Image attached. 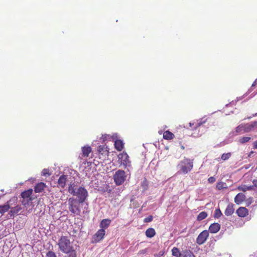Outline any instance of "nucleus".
I'll return each instance as SVG.
<instances>
[{"label": "nucleus", "mask_w": 257, "mask_h": 257, "mask_svg": "<svg viewBox=\"0 0 257 257\" xmlns=\"http://www.w3.org/2000/svg\"><path fill=\"white\" fill-rule=\"evenodd\" d=\"M69 238V236L62 235L58 240L57 244L59 248L63 253L69 251L74 248L72 243L70 241Z\"/></svg>", "instance_id": "1"}, {"label": "nucleus", "mask_w": 257, "mask_h": 257, "mask_svg": "<svg viewBox=\"0 0 257 257\" xmlns=\"http://www.w3.org/2000/svg\"><path fill=\"white\" fill-rule=\"evenodd\" d=\"M180 171L183 174H187L191 172L193 168V161L185 158L181 161L178 165Z\"/></svg>", "instance_id": "2"}, {"label": "nucleus", "mask_w": 257, "mask_h": 257, "mask_svg": "<svg viewBox=\"0 0 257 257\" xmlns=\"http://www.w3.org/2000/svg\"><path fill=\"white\" fill-rule=\"evenodd\" d=\"M68 201L69 205L68 209L69 211L74 214H79L81 211L80 204L82 203L80 202L74 197L69 198Z\"/></svg>", "instance_id": "3"}, {"label": "nucleus", "mask_w": 257, "mask_h": 257, "mask_svg": "<svg viewBox=\"0 0 257 257\" xmlns=\"http://www.w3.org/2000/svg\"><path fill=\"white\" fill-rule=\"evenodd\" d=\"M74 196H77V200L83 203L87 199L88 196V192L84 187H79L77 188Z\"/></svg>", "instance_id": "4"}, {"label": "nucleus", "mask_w": 257, "mask_h": 257, "mask_svg": "<svg viewBox=\"0 0 257 257\" xmlns=\"http://www.w3.org/2000/svg\"><path fill=\"white\" fill-rule=\"evenodd\" d=\"M118 163L120 166H122L126 168L127 166H130L131 162L129 160V156L126 152H123L117 156Z\"/></svg>", "instance_id": "5"}, {"label": "nucleus", "mask_w": 257, "mask_h": 257, "mask_svg": "<svg viewBox=\"0 0 257 257\" xmlns=\"http://www.w3.org/2000/svg\"><path fill=\"white\" fill-rule=\"evenodd\" d=\"M125 172L121 170L117 171L113 176L114 181L117 185H120L125 180Z\"/></svg>", "instance_id": "6"}, {"label": "nucleus", "mask_w": 257, "mask_h": 257, "mask_svg": "<svg viewBox=\"0 0 257 257\" xmlns=\"http://www.w3.org/2000/svg\"><path fill=\"white\" fill-rule=\"evenodd\" d=\"M17 203V198L13 197L11 198L7 203L4 205H0V213L3 215L5 213L7 212L13 204L16 205Z\"/></svg>", "instance_id": "7"}, {"label": "nucleus", "mask_w": 257, "mask_h": 257, "mask_svg": "<svg viewBox=\"0 0 257 257\" xmlns=\"http://www.w3.org/2000/svg\"><path fill=\"white\" fill-rule=\"evenodd\" d=\"M99 158L102 160H105L108 156V149L105 145H100L98 147Z\"/></svg>", "instance_id": "8"}, {"label": "nucleus", "mask_w": 257, "mask_h": 257, "mask_svg": "<svg viewBox=\"0 0 257 257\" xmlns=\"http://www.w3.org/2000/svg\"><path fill=\"white\" fill-rule=\"evenodd\" d=\"M209 236L208 231L205 230L202 231L198 236L196 239L197 244L201 245L204 243Z\"/></svg>", "instance_id": "9"}, {"label": "nucleus", "mask_w": 257, "mask_h": 257, "mask_svg": "<svg viewBox=\"0 0 257 257\" xmlns=\"http://www.w3.org/2000/svg\"><path fill=\"white\" fill-rule=\"evenodd\" d=\"M105 234V230L103 229H100L93 235V239L94 241L98 242L103 238Z\"/></svg>", "instance_id": "10"}, {"label": "nucleus", "mask_w": 257, "mask_h": 257, "mask_svg": "<svg viewBox=\"0 0 257 257\" xmlns=\"http://www.w3.org/2000/svg\"><path fill=\"white\" fill-rule=\"evenodd\" d=\"M257 125V121L251 122L250 123L243 124V132L247 133L251 131Z\"/></svg>", "instance_id": "11"}, {"label": "nucleus", "mask_w": 257, "mask_h": 257, "mask_svg": "<svg viewBox=\"0 0 257 257\" xmlns=\"http://www.w3.org/2000/svg\"><path fill=\"white\" fill-rule=\"evenodd\" d=\"M237 215L240 217H245L248 214V210L244 207H239L236 211Z\"/></svg>", "instance_id": "12"}, {"label": "nucleus", "mask_w": 257, "mask_h": 257, "mask_svg": "<svg viewBox=\"0 0 257 257\" xmlns=\"http://www.w3.org/2000/svg\"><path fill=\"white\" fill-rule=\"evenodd\" d=\"M11 210L9 213L11 217H14L17 215L18 213L22 210V207L20 205H17L15 207L11 206Z\"/></svg>", "instance_id": "13"}, {"label": "nucleus", "mask_w": 257, "mask_h": 257, "mask_svg": "<svg viewBox=\"0 0 257 257\" xmlns=\"http://www.w3.org/2000/svg\"><path fill=\"white\" fill-rule=\"evenodd\" d=\"M246 199L245 195L241 193H238L234 198V202L239 205L241 204Z\"/></svg>", "instance_id": "14"}, {"label": "nucleus", "mask_w": 257, "mask_h": 257, "mask_svg": "<svg viewBox=\"0 0 257 257\" xmlns=\"http://www.w3.org/2000/svg\"><path fill=\"white\" fill-rule=\"evenodd\" d=\"M220 229V225L218 223L211 224L209 227V231L211 233H217Z\"/></svg>", "instance_id": "15"}, {"label": "nucleus", "mask_w": 257, "mask_h": 257, "mask_svg": "<svg viewBox=\"0 0 257 257\" xmlns=\"http://www.w3.org/2000/svg\"><path fill=\"white\" fill-rule=\"evenodd\" d=\"M207 121V119H203L202 118L199 121L190 122L189 126L193 127V129L196 130L198 127H200L201 125L205 123Z\"/></svg>", "instance_id": "16"}, {"label": "nucleus", "mask_w": 257, "mask_h": 257, "mask_svg": "<svg viewBox=\"0 0 257 257\" xmlns=\"http://www.w3.org/2000/svg\"><path fill=\"white\" fill-rule=\"evenodd\" d=\"M32 192L33 190L32 189H29L22 192L21 195L23 199H29V200H32V198L31 197Z\"/></svg>", "instance_id": "17"}, {"label": "nucleus", "mask_w": 257, "mask_h": 257, "mask_svg": "<svg viewBox=\"0 0 257 257\" xmlns=\"http://www.w3.org/2000/svg\"><path fill=\"white\" fill-rule=\"evenodd\" d=\"M234 204L232 203H229L228 204L224 211V214L226 216H230L234 213Z\"/></svg>", "instance_id": "18"}, {"label": "nucleus", "mask_w": 257, "mask_h": 257, "mask_svg": "<svg viewBox=\"0 0 257 257\" xmlns=\"http://www.w3.org/2000/svg\"><path fill=\"white\" fill-rule=\"evenodd\" d=\"M46 187V185L43 182L37 183L34 188V191L36 193H41Z\"/></svg>", "instance_id": "19"}, {"label": "nucleus", "mask_w": 257, "mask_h": 257, "mask_svg": "<svg viewBox=\"0 0 257 257\" xmlns=\"http://www.w3.org/2000/svg\"><path fill=\"white\" fill-rule=\"evenodd\" d=\"M67 181V176L65 175H61L58 180V184L62 188H64Z\"/></svg>", "instance_id": "20"}, {"label": "nucleus", "mask_w": 257, "mask_h": 257, "mask_svg": "<svg viewBox=\"0 0 257 257\" xmlns=\"http://www.w3.org/2000/svg\"><path fill=\"white\" fill-rule=\"evenodd\" d=\"M115 149L118 151H121L124 148V143L121 140H116L114 142Z\"/></svg>", "instance_id": "21"}, {"label": "nucleus", "mask_w": 257, "mask_h": 257, "mask_svg": "<svg viewBox=\"0 0 257 257\" xmlns=\"http://www.w3.org/2000/svg\"><path fill=\"white\" fill-rule=\"evenodd\" d=\"M111 220L109 219H104L101 220L100 223V227L101 229H105L108 228L110 225Z\"/></svg>", "instance_id": "22"}, {"label": "nucleus", "mask_w": 257, "mask_h": 257, "mask_svg": "<svg viewBox=\"0 0 257 257\" xmlns=\"http://www.w3.org/2000/svg\"><path fill=\"white\" fill-rule=\"evenodd\" d=\"M81 149L83 156L84 157H88L89 154L92 151L91 148L88 146L83 147Z\"/></svg>", "instance_id": "23"}, {"label": "nucleus", "mask_w": 257, "mask_h": 257, "mask_svg": "<svg viewBox=\"0 0 257 257\" xmlns=\"http://www.w3.org/2000/svg\"><path fill=\"white\" fill-rule=\"evenodd\" d=\"M77 189V185L74 183H71L69 185L68 191L71 194L74 195Z\"/></svg>", "instance_id": "24"}, {"label": "nucleus", "mask_w": 257, "mask_h": 257, "mask_svg": "<svg viewBox=\"0 0 257 257\" xmlns=\"http://www.w3.org/2000/svg\"><path fill=\"white\" fill-rule=\"evenodd\" d=\"M174 137V135L169 131H166L163 134V138L165 140H171L173 139Z\"/></svg>", "instance_id": "25"}, {"label": "nucleus", "mask_w": 257, "mask_h": 257, "mask_svg": "<svg viewBox=\"0 0 257 257\" xmlns=\"http://www.w3.org/2000/svg\"><path fill=\"white\" fill-rule=\"evenodd\" d=\"M146 235L149 238L154 237L156 234L155 230L153 228H149L145 232Z\"/></svg>", "instance_id": "26"}, {"label": "nucleus", "mask_w": 257, "mask_h": 257, "mask_svg": "<svg viewBox=\"0 0 257 257\" xmlns=\"http://www.w3.org/2000/svg\"><path fill=\"white\" fill-rule=\"evenodd\" d=\"M180 257H195L193 253L189 250H185L182 251Z\"/></svg>", "instance_id": "27"}, {"label": "nucleus", "mask_w": 257, "mask_h": 257, "mask_svg": "<svg viewBox=\"0 0 257 257\" xmlns=\"http://www.w3.org/2000/svg\"><path fill=\"white\" fill-rule=\"evenodd\" d=\"M227 188V185L225 182H219L216 184V189L220 190Z\"/></svg>", "instance_id": "28"}, {"label": "nucleus", "mask_w": 257, "mask_h": 257, "mask_svg": "<svg viewBox=\"0 0 257 257\" xmlns=\"http://www.w3.org/2000/svg\"><path fill=\"white\" fill-rule=\"evenodd\" d=\"M172 253L173 256L180 257L181 252H180L179 249L177 247H174L172 249Z\"/></svg>", "instance_id": "29"}, {"label": "nucleus", "mask_w": 257, "mask_h": 257, "mask_svg": "<svg viewBox=\"0 0 257 257\" xmlns=\"http://www.w3.org/2000/svg\"><path fill=\"white\" fill-rule=\"evenodd\" d=\"M207 213L205 211H202L198 214L197 217V220L198 221H201L207 217Z\"/></svg>", "instance_id": "30"}, {"label": "nucleus", "mask_w": 257, "mask_h": 257, "mask_svg": "<svg viewBox=\"0 0 257 257\" xmlns=\"http://www.w3.org/2000/svg\"><path fill=\"white\" fill-rule=\"evenodd\" d=\"M64 253L67 254V257H77L76 251L74 248H73L69 251H67Z\"/></svg>", "instance_id": "31"}, {"label": "nucleus", "mask_w": 257, "mask_h": 257, "mask_svg": "<svg viewBox=\"0 0 257 257\" xmlns=\"http://www.w3.org/2000/svg\"><path fill=\"white\" fill-rule=\"evenodd\" d=\"M251 139L250 137H243L240 138L239 139V142L241 144H244L245 143L248 142Z\"/></svg>", "instance_id": "32"}, {"label": "nucleus", "mask_w": 257, "mask_h": 257, "mask_svg": "<svg viewBox=\"0 0 257 257\" xmlns=\"http://www.w3.org/2000/svg\"><path fill=\"white\" fill-rule=\"evenodd\" d=\"M222 212L220 209H215L214 213V217L216 218H219L222 215Z\"/></svg>", "instance_id": "33"}, {"label": "nucleus", "mask_w": 257, "mask_h": 257, "mask_svg": "<svg viewBox=\"0 0 257 257\" xmlns=\"http://www.w3.org/2000/svg\"><path fill=\"white\" fill-rule=\"evenodd\" d=\"M231 155L230 153H224L222 155L221 158L222 160L225 161L228 160L231 157Z\"/></svg>", "instance_id": "34"}, {"label": "nucleus", "mask_w": 257, "mask_h": 257, "mask_svg": "<svg viewBox=\"0 0 257 257\" xmlns=\"http://www.w3.org/2000/svg\"><path fill=\"white\" fill-rule=\"evenodd\" d=\"M236 132L240 133V134L244 133V132H243V124H241L239 125L236 128Z\"/></svg>", "instance_id": "35"}, {"label": "nucleus", "mask_w": 257, "mask_h": 257, "mask_svg": "<svg viewBox=\"0 0 257 257\" xmlns=\"http://www.w3.org/2000/svg\"><path fill=\"white\" fill-rule=\"evenodd\" d=\"M42 175L44 176H50L49 170L47 169H44L42 172Z\"/></svg>", "instance_id": "36"}, {"label": "nucleus", "mask_w": 257, "mask_h": 257, "mask_svg": "<svg viewBox=\"0 0 257 257\" xmlns=\"http://www.w3.org/2000/svg\"><path fill=\"white\" fill-rule=\"evenodd\" d=\"M46 257H57L55 253L52 251H49L46 255Z\"/></svg>", "instance_id": "37"}, {"label": "nucleus", "mask_w": 257, "mask_h": 257, "mask_svg": "<svg viewBox=\"0 0 257 257\" xmlns=\"http://www.w3.org/2000/svg\"><path fill=\"white\" fill-rule=\"evenodd\" d=\"M153 216L152 215H149V216H148L147 217H146L144 219V222H151L153 220Z\"/></svg>", "instance_id": "38"}, {"label": "nucleus", "mask_w": 257, "mask_h": 257, "mask_svg": "<svg viewBox=\"0 0 257 257\" xmlns=\"http://www.w3.org/2000/svg\"><path fill=\"white\" fill-rule=\"evenodd\" d=\"M32 200H29V199H23V200L22 201V204L25 206H26L27 205H28L29 203Z\"/></svg>", "instance_id": "39"}, {"label": "nucleus", "mask_w": 257, "mask_h": 257, "mask_svg": "<svg viewBox=\"0 0 257 257\" xmlns=\"http://www.w3.org/2000/svg\"><path fill=\"white\" fill-rule=\"evenodd\" d=\"M237 189L238 190L242 191L243 192H245L246 191H247L246 186L245 185L239 186Z\"/></svg>", "instance_id": "40"}, {"label": "nucleus", "mask_w": 257, "mask_h": 257, "mask_svg": "<svg viewBox=\"0 0 257 257\" xmlns=\"http://www.w3.org/2000/svg\"><path fill=\"white\" fill-rule=\"evenodd\" d=\"M215 180H216V178L214 177H210L208 179V182L211 184L215 182Z\"/></svg>", "instance_id": "41"}, {"label": "nucleus", "mask_w": 257, "mask_h": 257, "mask_svg": "<svg viewBox=\"0 0 257 257\" xmlns=\"http://www.w3.org/2000/svg\"><path fill=\"white\" fill-rule=\"evenodd\" d=\"M147 252V249L146 248V249L140 250L139 251L138 254H145Z\"/></svg>", "instance_id": "42"}, {"label": "nucleus", "mask_w": 257, "mask_h": 257, "mask_svg": "<svg viewBox=\"0 0 257 257\" xmlns=\"http://www.w3.org/2000/svg\"><path fill=\"white\" fill-rule=\"evenodd\" d=\"M252 183L254 187H257V179L253 180L252 181Z\"/></svg>", "instance_id": "43"}, {"label": "nucleus", "mask_w": 257, "mask_h": 257, "mask_svg": "<svg viewBox=\"0 0 257 257\" xmlns=\"http://www.w3.org/2000/svg\"><path fill=\"white\" fill-rule=\"evenodd\" d=\"M253 148L254 149H257V141L254 142L253 144Z\"/></svg>", "instance_id": "44"}, {"label": "nucleus", "mask_w": 257, "mask_h": 257, "mask_svg": "<svg viewBox=\"0 0 257 257\" xmlns=\"http://www.w3.org/2000/svg\"><path fill=\"white\" fill-rule=\"evenodd\" d=\"M254 187V186H246V189H247V190H251L253 189V187Z\"/></svg>", "instance_id": "45"}, {"label": "nucleus", "mask_w": 257, "mask_h": 257, "mask_svg": "<svg viewBox=\"0 0 257 257\" xmlns=\"http://www.w3.org/2000/svg\"><path fill=\"white\" fill-rule=\"evenodd\" d=\"M257 84V78L254 80L252 84V86H254Z\"/></svg>", "instance_id": "46"}, {"label": "nucleus", "mask_w": 257, "mask_h": 257, "mask_svg": "<svg viewBox=\"0 0 257 257\" xmlns=\"http://www.w3.org/2000/svg\"><path fill=\"white\" fill-rule=\"evenodd\" d=\"M181 148L182 149V150H184L185 149L184 147L183 146H181Z\"/></svg>", "instance_id": "47"}, {"label": "nucleus", "mask_w": 257, "mask_h": 257, "mask_svg": "<svg viewBox=\"0 0 257 257\" xmlns=\"http://www.w3.org/2000/svg\"><path fill=\"white\" fill-rule=\"evenodd\" d=\"M252 153H253L252 152H250V155H252Z\"/></svg>", "instance_id": "48"}, {"label": "nucleus", "mask_w": 257, "mask_h": 257, "mask_svg": "<svg viewBox=\"0 0 257 257\" xmlns=\"http://www.w3.org/2000/svg\"><path fill=\"white\" fill-rule=\"evenodd\" d=\"M252 153H253L252 152H250V155H252Z\"/></svg>", "instance_id": "49"}, {"label": "nucleus", "mask_w": 257, "mask_h": 257, "mask_svg": "<svg viewBox=\"0 0 257 257\" xmlns=\"http://www.w3.org/2000/svg\"><path fill=\"white\" fill-rule=\"evenodd\" d=\"M257 115V113H256L255 115H254V116H256Z\"/></svg>", "instance_id": "50"}]
</instances>
